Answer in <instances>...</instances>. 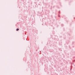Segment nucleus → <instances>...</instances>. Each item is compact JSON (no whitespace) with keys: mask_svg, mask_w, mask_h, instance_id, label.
<instances>
[{"mask_svg":"<svg viewBox=\"0 0 75 75\" xmlns=\"http://www.w3.org/2000/svg\"><path fill=\"white\" fill-rule=\"evenodd\" d=\"M19 30V29L17 28L16 29V31H18Z\"/></svg>","mask_w":75,"mask_h":75,"instance_id":"f257e3e1","label":"nucleus"}]
</instances>
